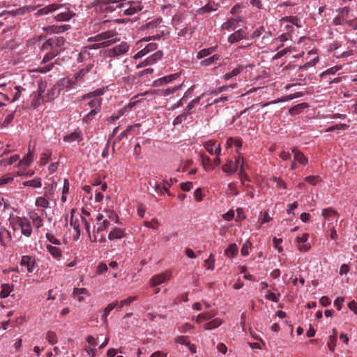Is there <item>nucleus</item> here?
Returning <instances> with one entry per match:
<instances>
[{
  "label": "nucleus",
  "mask_w": 357,
  "mask_h": 357,
  "mask_svg": "<svg viewBox=\"0 0 357 357\" xmlns=\"http://www.w3.org/2000/svg\"><path fill=\"white\" fill-rule=\"evenodd\" d=\"M46 340L50 344H54L57 342V336L54 332L50 331L47 333Z\"/></svg>",
  "instance_id": "49"
},
{
  "label": "nucleus",
  "mask_w": 357,
  "mask_h": 357,
  "mask_svg": "<svg viewBox=\"0 0 357 357\" xmlns=\"http://www.w3.org/2000/svg\"><path fill=\"white\" fill-rule=\"evenodd\" d=\"M221 319L216 318L203 325L204 330H212L219 327L222 324Z\"/></svg>",
  "instance_id": "31"
},
{
  "label": "nucleus",
  "mask_w": 357,
  "mask_h": 357,
  "mask_svg": "<svg viewBox=\"0 0 357 357\" xmlns=\"http://www.w3.org/2000/svg\"><path fill=\"white\" fill-rule=\"evenodd\" d=\"M139 126L140 124L139 123L135 124L133 126H129L127 129H126L119 136L116 137L114 141V144L119 142L123 137H127L130 132L132 131L135 128L139 127Z\"/></svg>",
  "instance_id": "27"
},
{
  "label": "nucleus",
  "mask_w": 357,
  "mask_h": 357,
  "mask_svg": "<svg viewBox=\"0 0 357 357\" xmlns=\"http://www.w3.org/2000/svg\"><path fill=\"white\" fill-rule=\"evenodd\" d=\"M129 45L126 42H122L120 44L105 50L102 52V56L105 58H116L125 54L129 50Z\"/></svg>",
  "instance_id": "4"
},
{
  "label": "nucleus",
  "mask_w": 357,
  "mask_h": 357,
  "mask_svg": "<svg viewBox=\"0 0 357 357\" xmlns=\"http://www.w3.org/2000/svg\"><path fill=\"white\" fill-rule=\"evenodd\" d=\"M118 302H114L112 303H109L107 305V306L105 308L102 314L101 315V319L103 321V322H107V318L109 315V312L114 309L116 307H117Z\"/></svg>",
  "instance_id": "35"
},
{
  "label": "nucleus",
  "mask_w": 357,
  "mask_h": 357,
  "mask_svg": "<svg viewBox=\"0 0 357 357\" xmlns=\"http://www.w3.org/2000/svg\"><path fill=\"white\" fill-rule=\"evenodd\" d=\"M46 248L54 258L58 260L61 259L62 254L61 250L59 248L47 245Z\"/></svg>",
  "instance_id": "32"
},
{
  "label": "nucleus",
  "mask_w": 357,
  "mask_h": 357,
  "mask_svg": "<svg viewBox=\"0 0 357 357\" xmlns=\"http://www.w3.org/2000/svg\"><path fill=\"white\" fill-rule=\"evenodd\" d=\"M217 46H213L208 48L201 50L197 54V59H202L204 57H206L212 54L213 52H215Z\"/></svg>",
  "instance_id": "28"
},
{
  "label": "nucleus",
  "mask_w": 357,
  "mask_h": 357,
  "mask_svg": "<svg viewBox=\"0 0 357 357\" xmlns=\"http://www.w3.org/2000/svg\"><path fill=\"white\" fill-rule=\"evenodd\" d=\"M156 48H157L156 43H149L146 47H144L142 50H141L139 52H138L137 53V54L135 55V57L136 58L142 57V56H145L146 54H147L148 53H149L150 52L155 50Z\"/></svg>",
  "instance_id": "22"
},
{
  "label": "nucleus",
  "mask_w": 357,
  "mask_h": 357,
  "mask_svg": "<svg viewBox=\"0 0 357 357\" xmlns=\"http://www.w3.org/2000/svg\"><path fill=\"white\" fill-rule=\"evenodd\" d=\"M126 0H96V5L105 14L112 13L117 9L125 7Z\"/></svg>",
  "instance_id": "2"
},
{
  "label": "nucleus",
  "mask_w": 357,
  "mask_h": 357,
  "mask_svg": "<svg viewBox=\"0 0 357 357\" xmlns=\"http://www.w3.org/2000/svg\"><path fill=\"white\" fill-rule=\"evenodd\" d=\"M110 225V222L107 220H104L103 222L98 226L96 229L97 233H100L105 230H106L108 227Z\"/></svg>",
  "instance_id": "61"
},
{
  "label": "nucleus",
  "mask_w": 357,
  "mask_h": 357,
  "mask_svg": "<svg viewBox=\"0 0 357 357\" xmlns=\"http://www.w3.org/2000/svg\"><path fill=\"white\" fill-rule=\"evenodd\" d=\"M52 158V151L46 150L40 155V165L44 166L47 164V162L51 160Z\"/></svg>",
  "instance_id": "38"
},
{
  "label": "nucleus",
  "mask_w": 357,
  "mask_h": 357,
  "mask_svg": "<svg viewBox=\"0 0 357 357\" xmlns=\"http://www.w3.org/2000/svg\"><path fill=\"white\" fill-rule=\"evenodd\" d=\"M349 128V126L344 123H339L332 126L328 127L326 131V132H332L335 130H346Z\"/></svg>",
  "instance_id": "56"
},
{
  "label": "nucleus",
  "mask_w": 357,
  "mask_h": 357,
  "mask_svg": "<svg viewBox=\"0 0 357 357\" xmlns=\"http://www.w3.org/2000/svg\"><path fill=\"white\" fill-rule=\"evenodd\" d=\"M70 28V25H52L51 26H49L48 29L50 32L54 33H63L65 31L68 30Z\"/></svg>",
  "instance_id": "36"
},
{
  "label": "nucleus",
  "mask_w": 357,
  "mask_h": 357,
  "mask_svg": "<svg viewBox=\"0 0 357 357\" xmlns=\"http://www.w3.org/2000/svg\"><path fill=\"white\" fill-rule=\"evenodd\" d=\"M30 219L32 220L33 226L38 229L43 226V220L36 213H31L29 215Z\"/></svg>",
  "instance_id": "33"
},
{
  "label": "nucleus",
  "mask_w": 357,
  "mask_h": 357,
  "mask_svg": "<svg viewBox=\"0 0 357 357\" xmlns=\"http://www.w3.org/2000/svg\"><path fill=\"white\" fill-rule=\"evenodd\" d=\"M90 58L91 53L88 50V47H83L78 54L77 61V63H82L84 61L89 59Z\"/></svg>",
  "instance_id": "26"
},
{
  "label": "nucleus",
  "mask_w": 357,
  "mask_h": 357,
  "mask_svg": "<svg viewBox=\"0 0 357 357\" xmlns=\"http://www.w3.org/2000/svg\"><path fill=\"white\" fill-rule=\"evenodd\" d=\"M93 64H88L75 73L71 78L63 79L62 84L67 88H74L77 84H81L84 82V77L93 68Z\"/></svg>",
  "instance_id": "1"
},
{
  "label": "nucleus",
  "mask_w": 357,
  "mask_h": 357,
  "mask_svg": "<svg viewBox=\"0 0 357 357\" xmlns=\"http://www.w3.org/2000/svg\"><path fill=\"white\" fill-rule=\"evenodd\" d=\"M161 22L162 20H157L149 22L143 26V29H153L156 28L158 26V24L161 23Z\"/></svg>",
  "instance_id": "51"
},
{
  "label": "nucleus",
  "mask_w": 357,
  "mask_h": 357,
  "mask_svg": "<svg viewBox=\"0 0 357 357\" xmlns=\"http://www.w3.org/2000/svg\"><path fill=\"white\" fill-rule=\"evenodd\" d=\"M202 165L206 171H211L213 169L212 162L208 156H204L201 155Z\"/></svg>",
  "instance_id": "41"
},
{
  "label": "nucleus",
  "mask_w": 357,
  "mask_h": 357,
  "mask_svg": "<svg viewBox=\"0 0 357 357\" xmlns=\"http://www.w3.org/2000/svg\"><path fill=\"white\" fill-rule=\"evenodd\" d=\"M265 32V29L263 26L258 27L251 35V38L254 39L256 38H259L262 35V33Z\"/></svg>",
  "instance_id": "64"
},
{
  "label": "nucleus",
  "mask_w": 357,
  "mask_h": 357,
  "mask_svg": "<svg viewBox=\"0 0 357 357\" xmlns=\"http://www.w3.org/2000/svg\"><path fill=\"white\" fill-rule=\"evenodd\" d=\"M99 112L96 111H92L91 110L86 115H85L82 119V121L84 124H89L93 119H94L95 116L98 114Z\"/></svg>",
  "instance_id": "44"
},
{
  "label": "nucleus",
  "mask_w": 357,
  "mask_h": 357,
  "mask_svg": "<svg viewBox=\"0 0 357 357\" xmlns=\"http://www.w3.org/2000/svg\"><path fill=\"white\" fill-rule=\"evenodd\" d=\"M245 68V67L242 65H238L236 68L224 75L225 79L228 80L230 78L238 75Z\"/></svg>",
  "instance_id": "37"
},
{
  "label": "nucleus",
  "mask_w": 357,
  "mask_h": 357,
  "mask_svg": "<svg viewBox=\"0 0 357 357\" xmlns=\"http://www.w3.org/2000/svg\"><path fill=\"white\" fill-rule=\"evenodd\" d=\"M20 265L22 266H26L29 273H33L36 268L35 260L28 255H24L22 257Z\"/></svg>",
  "instance_id": "9"
},
{
  "label": "nucleus",
  "mask_w": 357,
  "mask_h": 357,
  "mask_svg": "<svg viewBox=\"0 0 357 357\" xmlns=\"http://www.w3.org/2000/svg\"><path fill=\"white\" fill-rule=\"evenodd\" d=\"M218 8V4L215 3L214 1H209L204 6L199 8L197 10V13L198 15H204L205 13H208L213 11L217 10Z\"/></svg>",
  "instance_id": "13"
},
{
  "label": "nucleus",
  "mask_w": 357,
  "mask_h": 357,
  "mask_svg": "<svg viewBox=\"0 0 357 357\" xmlns=\"http://www.w3.org/2000/svg\"><path fill=\"white\" fill-rule=\"evenodd\" d=\"M234 165H236L237 170L239 169V168L244 167L245 159L241 154H238V157L236 158Z\"/></svg>",
  "instance_id": "62"
},
{
  "label": "nucleus",
  "mask_w": 357,
  "mask_h": 357,
  "mask_svg": "<svg viewBox=\"0 0 357 357\" xmlns=\"http://www.w3.org/2000/svg\"><path fill=\"white\" fill-rule=\"evenodd\" d=\"M319 61V56H314L312 59H310L307 63H305V64L299 67V69L300 70H307L309 67H312V66H315V64Z\"/></svg>",
  "instance_id": "43"
},
{
  "label": "nucleus",
  "mask_w": 357,
  "mask_h": 357,
  "mask_svg": "<svg viewBox=\"0 0 357 357\" xmlns=\"http://www.w3.org/2000/svg\"><path fill=\"white\" fill-rule=\"evenodd\" d=\"M204 93L202 94L200 96L193 99L192 101H190L188 105L186 106V108L185 109L187 111H190L192 108H194L197 105H198L199 103V101L201 100V98L204 96Z\"/></svg>",
  "instance_id": "52"
},
{
  "label": "nucleus",
  "mask_w": 357,
  "mask_h": 357,
  "mask_svg": "<svg viewBox=\"0 0 357 357\" xmlns=\"http://www.w3.org/2000/svg\"><path fill=\"white\" fill-rule=\"evenodd\" d=\"M65 39L63 37H56L49 38L42 45L43 50H59L64 44Z\"/></svg>",
  "instance_id": "5"
},
{
  "label": "nucleus",
  "mask_w": 357,
  "mask_h": 357,
  "mask_svg": "<svg viewBox=\"0 0 357 357\" xmlns=\"http://www.w3.org/2000/svg\"><path fill=\"white\" fill-rule=\"evenodd\" d=\"M229 257H233L238 253V247L235 243L230 244L225 251Z\"/></svg>",
  "instance_id": "40"
},
{
  "label": "nucleus",
  "mask_w": 357,
  "mask_h": 357,
  "mask_svg": "<svg viewBox=\"0 0 357 357\" xmlns=\"http://www.w3.org/2000/svg\"><path fill=\"white\" fill-rule=\"evenodd\" d=\"M1 288L0 297L1 298L8 297L12 290L11 287L8 284H1Z\"/></svg>",
  "instance_id": "46"
},
{
  "label": "nucleus",
  "mask_w": 357,
  "mask_h": 357,
  "mask_svg": "<svg viewBox=\"0 0 357 357\" xmlns=\"http://www.w3.org/2000/svg\"><path fill=\"white\" fill-rule=\"evenodd\" d=\"M222 171L227 175H231L237 172V167L231 159H228L222 166Z\"/></svg>",
  "instance_id": "16"
},
{
  "label": "nucleus",
  "mask_w": 357,
  "mask_h": 357,
  "mask_svg": "<svg viewBox=\"0 0 357 357\" xmlns=\"http://www.w3.org/2000/svg\"><path fill=\"white\" fill-rule=\"evenodd\" d=\"M220 58V55H218V54H213V56L202 60L200 62V65L202 66H211L212 64L215 63L218 61H219Z\"/></svg>",
  "instance_id": "34"
},
{
  "label": "nucleus",
  "mask_w": 357,
  "mask_h": 357,
  "mask_svg": "<svg viewBox=\"0 0 357 357\" xmlns=\"http://www.w3.org/2000/svg\"><path fill=\"white\" fill-rule=\"evenodd\" d=\"M130 6L123 10L124 15H132L143 9L141 2L129 1Z\"/></svg>",
  "instance_id": "10"
},
{
  "label": "nucleus",
  "mask_w": 357,
  "mask_h": 357,
  "mask_svg": "<svg viewBox=\"0 0 357 357\" xmlns=\"http://www.w3.org/2000/svg\"><path fill=\"white\" fill-rule=\"evenodd\" d=\"M178 77V75L177 73L171 74L155 80L153 82V86L155 87H158L164 84H167L168 83H170L171 82L175 80Z\"/></svg>",
  "instance_id": "11"
},
{
  "label": "nucleus",
  "mask_w": 357,
  "mask_h": 357,
  "mask_svg": "<svg viewBox=\"0 0 357 357\" xmlns=\"http://www.w3.org/2000/svg\"><path fill=\"white\" fill-rule=\"evenodd\" d=\"M104 93V90L102 89H96L93 91L86 93L82 96V100L101 98L100 96Z\"/></svg>",
  "instance_id": "29"
},
{
  "label": "nucleus",
  "mask_w": 357,
  "mask_h": 357,
  "mask_svg": "<svg viewBox=\"0 0 357 357\" xmlns=\"http://www.w3.org/2000/svg\"><path fill=\"white\" fill-rule=\"evenodd\" d=\"M172 275L170 271H166L164 273L154 275L150 280L152 287H155L169 280Z\"/></svg>",
  "instance_id": "7"
},
{
  "label": "nucleus",
  "mask_w": 357,
  "mask_h": 357,
  "mask_svg": "<svg viewBox=\"0 0 357 357\" xmlns=\"http://www.w3.org/2000/svg\"><path fill=\"white\" fill-rule=\"evenodd\" d=\"M74 15L73 12L67 10L55 15L54 19L58 22H66L69 21Z\"/></svg>",
  "instance_id": "23"
},
{
  "label": "nucleus",
  "mask_w": 357,
  "mask_h": 357,
  "mask_svg": "<svg viewBox=\"0 0 357 357\" xmlns=\"http://www.w3.org/2000/svg\"><path fill=\"white\" fill-rule=\"evenodd\" d=\"M204 147L211 155H215L219 156L221 152V147L220 144H217L215 140H208L204 144Z\"/></svg>",
  "instance_id": "8"
},
{
  "label": "nucleus",
  "mask_w": 357,
  "mask_h": 357,
  "mask_svg": "<svg viewBox=\"0 0 357 357\" xmlns=\"http://www.w3.org/2000/svg\"><path fill=\"white\" fill-rule=\"evenodd\" d=\"M22 184L24 186H29L34 188H40L42 186L40 178H35L33 180L24 181Z\"/></svg>",
  "instance_id": "39"
},
{
  "label": "nucleus",
  "mask_w": 357,
  "mask_h": 357,
  "mask_svg": "<svg viewBox=\"0 0 357 357\" xmlns=\"http://www.w3.org/2000/svg\"><path fill=\"white\" fill-rule=\"evenodd\" d=\"M227 194L229 196H236L238 195V190L236 188V185L234 183H230L228 185Z\"/></svg>",
  "instance_id": "57"
},
{
  "label": "nucleus",
  "mask_w": 357,
  "mask_h": 357,
  "mask_svg": "<svg viewBox=\"0 0 357 357\" xmlns=\"http://www.w3.org/2000/svg\"><path fill=\"white\" fill-rule=\"evenodd\" d=\"M126 235L125 231L121 228L114 227L113 228L108 235V238L110 241H113L115 239H120L124 237Z\"/></svg>",
  "instance_id": "18"
},
{
  "label": "nucleus",
  "mask_w": 357,
  "mask_h": 357,
  "mask_svg": "<svg viewBox=\"0 0 357 357\" xmlns=\"http://www.w3.org/2000/svg\"><path fill=\"white\" fill-rule=\"evenodd\" d=\"M336 11L338 13V15L341 16V17H343L345 20L349 14L350 9L349 7L345 6L342 8H339Z\"/></svg>",
  "instance_id": "59"
},
{
  "label": "nucleus",
  "mask_w": 357,
  "mask_h": 357,
  "mask_svg": "<svg viewBox=\"0 0 357 357\" xmlns=\"http://www.w3.org/2000/svg\"><path fill=\"white\" fill-rule=\"evenodd\" d=\"M321 215L327 221H330L333 219H335V220L337 221V213L333 208L330 207L323 209Z\"/></svg>",
  "instance_id": "19"
},
{
  "label": "nucleus",
  "mask_w": 357,
  "mask_h": 357,
  "mask_svg": "<svg viewBox=\"0 0 357 357\" xmlns=\"http://www.w3.org/2000/svg\"><path fill=\"white\" fill-rule=\"evenodd\" d=\"M193 163L192 160H181L178 167L176 169L177 172H185L187 169L190 167Z\"/></svg>",
  "instance_id": "45"
},
{
  "label": "nucleus",
  "mask_w": 357,
  "mask_h": 357,
  "mask_svg": "<svg viewBox=\"0 0 357 357\" xmlns=\"http://www.w3.org/2000/svg\"><path fill=\"white\" fill-rule=\"evenodd\" d=\"M236 22V20H230L223 23L222 25V29L227 31L234 30L235 29L234 24Z\"/></svg>",
  "instance_id": "54"
},
{
  "label": "nucleus",
  "mask_w": 357,
  "mask_h": 357,
  "mask_svg": "<svg viewBox=\"0 0 357 357\" xmlns=\"http://www.w3.org/2000/svg\"><path fill=\"white\" fill-rule=\"evenodd\" d=\"M137 299V296H129L126 299L122 300L120 303H118L117 306L119 308H122L125 305H130L132 302H134Z\"/></svg>",
  "instance_id": "48"
},
{
  "label": "nucleus",
  "mask_w": 357,
  "mask_h": 357,
  "mask_svg": "<svg viewBox=\"0 0 357 357\" xmlns=\"http://www.w3.org/2000/svg\"><path fill=\"white\" fill-rule=\"evenodd\" d=\"M48 52L44 56L43 63H47L54 58L59 52L60 50H47Z\"/></svg>",
  "instance_id": "42"
},
{
  "label": "nucleus",
  "mask_w": 357,
  "mask_h": 357,
  "mask_svg": "<svg viewBox=\"0 0 357 357\" xmlns=\"http://www.w3.org/2000/svg\"><path fill=\"white\" fill-rule=\"evenodd\" d=\"M36 205L42 208H47L49 202L43 197H38L36 200Z\"/></svg>",
  "instance_id": "53"
},
{
  "label": "nucleus",
  "mask_w": 357,
  "mask_h": 357,
  "mask_svg": "<svg viewBox=\"0 0 357 357\" xmlns=\"http://www.w3.org/2000/svg\"><path fill=\"white\" fill-rule=\"evenodd\" d=\"M245 38V32L243 29H238L229 36L227 41L229 43H234Z\"/></svg>",
  "instance_id": "14"
},
{
  "label": "nucleus",
  "mask_w": 357,
  "mask_h": 357,
  "mask_svg": "<svg viewBox=\"0 0 357 357\" xmlns=\"http://www.w3.org/2000/svg\"><path fill=\"white\" fill-rule=\"evenodd\" d=\"M162 56H163V53L162 51H160V50L157 51L156 52L153 54L151 56H150L149 57L146 59L144 62L146 63V65L153 64V63H155L157 61H159L160 59H161Z\"/></svg>",
  "instance_id": "30"
},
{
  "label": "nucleus",
  "mask_w": 357,
  "mask_h": 357,
  "mask_svg": "<svg viewBox=\"0 0 357 357\" xmlns=\"http://www.w3.org/2000/svg\"><path fill=\"white\" fill-rule=\"evenodd\" d=\"M337 337L335 335H331L328 342V346L331 351H334L336 345Z\"/></svg>",
  "instance_id": "63"
},
{
  "label": "nucleus",
  "mask_w": 357,
  "mask_h": 357,
  "mask_svg": "<svg viewBox=\"0 0 357 357\" xmlns=\"http://www.w3.org/2000/svg\"><path fill=\"white\" fill-rule=\"evenodd\" d=\"M101 35L103 40L102 43H105L107 44V47L120 40V38L118 37V33L114 30L101 32Z\"/></svg>",
  "instance_id": "6"
},
{
  "label": "nucleus",
  "mask_w": 357,
  "mask_h": 357,
  "mask_svg": "<svg viewBox=\"0 0 357 357\" xmlns=\"http://www.w3.org/2000/svg\"><path fill=\"white\" fill-rule=\"evenodd\" d=\"M353 55H354V51L352 50H349L347 51L342 52L340 54H338L337 52H335L333 54V56H335L337 59H340V58L344 59V58H347V57L353 56Z\"/></svg>",
  "instance_id": "55"
},
{
  "label": "nucleus",
  "mask_w": 357,
  "mask_h": 357,
  "mask_svg": "<svg viewBox=\"0 0 357 357\" xmlns=\"http://www.w3.org/2000/svg\"><path fill=\"white\" fill-rule=\"evenodd\" d=\"M291 153H294V159L302 165H306L308 162L307 158L297 148L291 149Z\"/></svg>",
  "instance_id": "17"
},
{
  "label": "nucleus",
  "mask_w": 357,
  "mask_h": 357,
  "mask_svg": "<svg viewBox=\"0 0 357 357\" xmlns=\"http://www.w3.org/2000/svg\"><path fill=\"white\" fill-rule=\"evenodd\" d=\"M175 342L177 344H183V345H188L189 344V337L188 336H178L175 339Z\"/></svg>",
  "instance_id": "60"
},
{
  "label": "nucleus",
  "mask_w": 357,
  "mask_h": 357,
  "mask_svg": "<svg viewBox=\"0 0 357 357\" xmlns=\"http://www.w3.org/2000/svg\"><path fill=\"white\" fill-rule=\"evenodd\" d=\"M252 247V243L250 241H246L241 247V252L243 256H247L249 254V250Z\"/></svg>",
  "instance_id": "50"
},
{
  "label": "nucleus",
  "mask_w": 357,
  "mask_h": 357,
  "mask_svg": "<svg viewBox=\"0 0 357 357\" xmlns=\"http://www.w3.org/2000/svg\"><path fill=\"white\" fill-rule=\"evenodd\" d=\"M47 86V84L45 82H39L38 83V98L41 100L43 102H47L54 98L50 97L49 93H45V88Z\"/></svg>",
  "instance_id": "12"
},
{
  "label": "nucleus",
  "mask_w": 357,
  "mask_h": 357,
  "mask_svg": "<svg viewBox=\"0 0 357 357\" xmlns=\"http://www.w3.org/2000/svg\"><path fill=\"white\" fill-rule=\"evenodd\" d=\"M102 102V98H93L90 99V101L88 102V105L91 109L92 111H96L98 112H100Z\"/></svg>",
  "instance_id": "25"
},
{
  "label": "nucleus",
  "mask_w": 357,
  "mask_h": 357,
  "mask_svg": "<svg viewBox=\"0 0 357 357\" xmlns=\"http://www.w3.org/2000/svg\"><path fill=\"white\" fill-rule=\"evenodd\" d=\"M33 160V153L29 149L26 155L19 162V166L21 167H27Z\"/></svg>",
  "instance_id": "21"
},
{
  "label": "nucleus",
  "mask_w": 357,
  "mask_h": 357,
  "mask_svg": "<svg viewBox=\"0 0 357 357\" xmlns=\"http://www.w3.org/2000/svg\"><path fill=\"white\" fill-rule=\"evenodd\" d=\"M61 6L56 5V4H51L49 6H47L37 11V13L35 14L37 16L40 15H47L51 12H53L56 10H57Z\"/></svg>",
  "instance_id": "24"
},
{
  "label": "nucleus",
  "mask_w": 357,
  "mask_h": 357,
  "mask_svg": "<svg viewBox=\"0 0 357 357\" xmlns=\"http://www.w3.org/2000/svg\"><path fill=\"white\" fill-rule=\"evenodd\" d=\"M307 107V105L306 103H301V104H298L294 107H292L290 109H289V112L291 114H298V112L303 109V108H306Z\"/></svg>",
  "instance_id": "58"
},
{
  "label": "nucleus",
  "mask_w": 357,
  "mask_h": 357,
  "mask_svg": "<svg viewBox=\"0 0 357 357\" xmlns=\"http://www.w3.org/2000/svg\"><path fill=\"white\" fill-rule=\"evenodd\" d=\"M10 223L14 231L20 229L23 235L29 237L32 233L31 223L25 217L15 216L10 218Z\"/></svg>",
  "instance_id": "3"
},
{
  "label": "nucleus",
  "mask_w": 357,
  "mask_h": 357,
  "mask_svg": "<svg viewBox=\"0 0 357 357\" xmlns=\"http://www.w3.org/2000/svg\"><path fill=\"white\" fill-rule=\"evenodd\" d=\"M64 142L72 143L75 141L80 142L82 140V134L81 130L77 128L74 132L64 137Z\"/></svg>",
  "instance_id": "15"
},
{
  "label": "nucleus",
  "mask_w": 357,
  "mask_h": 357,
  "mask_svg": "<svg viewBox=\"0 0 357 357\" xmlns=\"http://www.w3.org/2000/svg\"><path fill=\"white\" fill-rule=\"evenodd\" d=\"M214 317V314H212L211 312H206V313H202V314H199L197 317H196V319L195 321L197 322V323H201L203 321H208L209 319H211L212 317Z\"/></svg>",
  "instance_id": "47"
},
{
  "label": "nucleus",
  "mask_w": 357,
  "mask_h": 357,
  "mask_svg": "<svg viewBox=\"0 0 357 357\" xmlns=\"http://www.w3.org/2000/svg\"><path fill=\"white\" fill-rule=\"evenodd\" d=\"M73 295L77 297L79 302H82L85 299V296H89L90 294L86 288H75Z\"/></svg>",
  "instance_id": "20"
}]
</instances>
